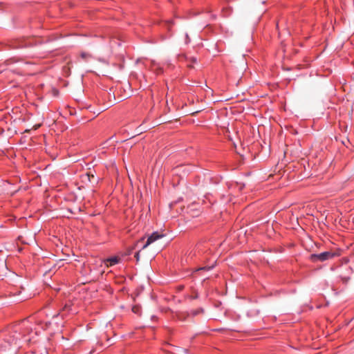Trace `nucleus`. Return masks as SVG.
Wrapping results in <instances>:
<instances>
[{
	"label": "nucleus",
	"instance_id": "1",
	"mask_svg": "<svg viewBox=\"0 0 354 354\" xmlns=\"http://www.w3.org/2000/svg\"><path fill=\"white\" fill-rule=\"evenodd\" d=\"M339 254L333 251H326L320 254H312L310 255V260L312 262L316 263L318 261L323 262L338 256Z\"/></svg>",
	"mask_w": 354,
	"mask_h": 354
},
{
	"label": "nucleus",
	"instance_id": "2",
	"mask_svg": "<svg viewBox=\"0 0 354 354\" xmlns=\"http://www.w3.org/2000/svg\"><path fill=\"white\" fill-rule=\"evenodd\" d=\"M164 236L163 234H159L158 232H156L152 233L147 239V242L145 244L142 246V249H145L147 247H148L150 244L153 243L154 241L158 240L160 238H162Z\"/></svg>",
	"mask_w": 354,
	"mask_h": 354
},
{
	"label": "nucleus",
	"instance_id": "3",
	"mask_svg": "<svg viewBox=\"0 0 354 354\" xmlns=\"http://www.w3.org/2000/svg\"><path fill=\"white\" fill-rule=\"evenodd\" d=\"M119 262V259L116 257L107 259L105 263L107 266H112Z\"/></svg>",
	"mask_w": 354,
	"mask_h": 354
},
{
	"label": "nucleus",
	"instance_id": "4",
	"mask_svg": "<svg viewBox=\"0 0 354 354\" xmlns=\"http://www.w3.org/2000/svg\"><path fill=\"white\" fill-rule=\"evenodd\" d=\"M144 239H145V238H144V237L141 238V239H140V240H139V241H138L135 244V245H134L133 248H129V249L128 250L127 252V255H129V254H131V253L132 252L133 250V249H134V248L138 245V244L140 242H141V241H144Z\"/></svg>",
	"mask_w": 354,
	"mask_h": 354
},
{
	"label": "nucleus",
	"instance_id": "5",
	"mask_svg": "<svg viewBox=\"0 0 354 354\" xmlns=\"http://www.w3.org/2000/svg\"><path fill=\"white\" fill-rule=\"evenodd\" d=\"M81 57L84 59H86L88 58L91 57V55L87 53H81Z\"/></svg>",
	"mask_w": 354,
	"mask_h": 354
},
{
	"label": "nucleus",
	"instance_id": "6",
	"mask_svg": "<svg viewBox=\"0 0 354 354\" xmlns=\"http://www.w3.org/2000/svg\"><path fill=\"white\" fill-rule=\"evenodd\" d=\"M213 267H214V266H205V267H201V268H199L198 269H197V270H211Z\"/></svg>",
	"mask_w": 354,
	"mask_h": 354
},
{
	"label": "nucleus",
	"instance_id": "7",
	"mask_svg": "<svg viewBox=\"0 0 354 354\" xmlns=\"http://www.w3.org/2000/svg\"><path fill=\"white\" fill-rule=\"evenodd\" d=\"M203 311V310L202 308L196 310H193V311H192V315L195 316V315H198V313H202Z\"/></svg>",
	"mask_w": 354,
	"mask_h": 354
},
{
	"label": "nucleus",
	"instance_id": "8",
	"mask_svg": "<svg viewBox=\"0 0 354 354\" xmlns=\"http://www.w3.org/2000/svg\"><path fill=\"white\" fill-rule=\"evenodd\" d=\"M135 257L136 259V261L138 262L139 260H140V251L137 252L136 254H135Z\"/></svg>",
	"mask_w": 354,
	"mask_h": 354
},
{
	"label": "nucleus",
	"instance_id": "9",
	"mask_svg": "<svg viewBox=\"0 0 354 354\" xmlns=\"http://www.w3.org/2000/svg\"><path fill=\"white\" fill-rule=\"evenodd\" d=\"M52 91H53V95H54L55 96L57 95V94H58V91H57V89L53 88V89L52 90Z\"/></svg>",
	"mask_w": 354,
	"mask_h": 354
},
{
	"label": "nucleus",
	"instance_id": "10",
	"mask_svg": "<svg viewBox=\"0 0 354 354\" xmlns=\"http://www.w3.org/2000/svg\"><path fill=\"white\" fill-rule=\"evenodd\" d=\"M87 177L88 178V180L91 181V178H93L94 176L93 174H87Z\"/></svg>",
	"mask_w": 354,
	"mask_h": 354
},
{
	"label": "nucleus",
	"instance_id": "11",
	"mask_svg": "<svg viewBox=\"0 0 354 354\" xmlns=\"http://www.w3.org/2000/svg\"><path fill=\"white\" fill-rule=\"evenodd\" d=\"M87 177L88 178V180L91 181V178H93L94 176L93 174H87Z\"/></svg>",
	"mask_w": 354,
	"mask_h": 354
},
{
	"label": "nucleus",
	"instance_id": "12",
	"mask_svg": "<svg viewBox=\"0 0 354 354\" xmlns=\"http://www.w3.org/2000/svg\"><path fill=\"white\" fill-rule=\"evenodd\" d=\"M190 59H191V61L193 63H196V58H195V57H191Z\"/></svg>",
	"mask_w": 354,
	"mask_h": 354
},
{
	"label": "nucleus",
	"instance_id": "13",
	"mask_svg": "<svg viewBox=\"0 0 354 354\" xmlns=\"http://www.w3.org/2000/svg\"><path fill=\"white\" fill-rule=\"evenodd\" d=\"M190 39L189 37V35L186 34V42L188 43Z\"/></svg>",
	"mask_w": 354,
	"mask_h": 354
},
{
	"label": "nucleus",
	"instance_id": "14",
	"mask_svg": "<svg viewBox=\"0 0 354 354\" xmlns=\"http://www.w3.org/2000/svg\"><path fill=\"white\" fill-rule=\"evenodd\" d=\"M69 306L68 305H65L64 307L63 308V310H66V308H68Z\"/></svg>",
	"mask_w": 354,
	"mask_h": 354
},
{
	"label": "nucleus",
	"instance_id": "15",
	"mask_svg": "<svg viewBox=\"0 0 354 354\" xmlns=\"http://www.w3.org/2000/svg\"><path fill=\"white\" fill-rule=\"evenodd\" d=\"M133 311L134 313H136L137 309H136V307H133Z\"/></svg>",
	"mask_w": 354,
	"mask_h": 354
},
{
	"label": "nucleus",
	"instance_id": "16",
	"mask_svg": "<svg viewBox=\"0 0 354 354\" xmlns=\"http://www.w3.org/2000/svg\"><path fill=\"white\" fill-rule=\"evenodd\" d=\"M133 311L134 313H136L137 309H136V307H133Z\"/></svg>",
	"mask_w": 354,
	"mask_h": 354
},
{
	"label": "nucleus",
	"instance_id": "17",
	"mask_svg": "<svg viewBox=\"0 0 354 354\" xmlns=\"http://www.w3.org/2000/svg\"><path fill=\"white\" fill-rule=\"evenodd\" d=\"M27 46L26 44H25V45H21V46H19V47H20V48H23V47H25V46Z\"/></svg>",
	"mask_w": 354,
	"mask_h": 354
},
{
	"label": "nucleus",
	"instance_id": "18",
	"mask_svg": "<svg viewBox=\"0 0 354 354\" xmlns=\"http://www.w3.org/2000/svg\"><path fill=\"white\" fill-rule=\"evenodd\" d=\"M167 23L168 24H172V21H167Z\"/></svg>",
	"mask_w": 354,
	"mask_h": 354
},
{
	"label": "nucleus",
	"instance_id": "19",
	"mask_svg": "<svg viewBox=\"0 0 354 354\" xmlns=\"http://www.w3.org/2000/svg\"><path fill=\"white\" fill-rule=\"evenodd\" d=\"M188 66L190 68L192 67V66L191 64H189Z\"/></svg>",
	"mask_w": 354,
	"mask_h": 354
}]
</instances>
